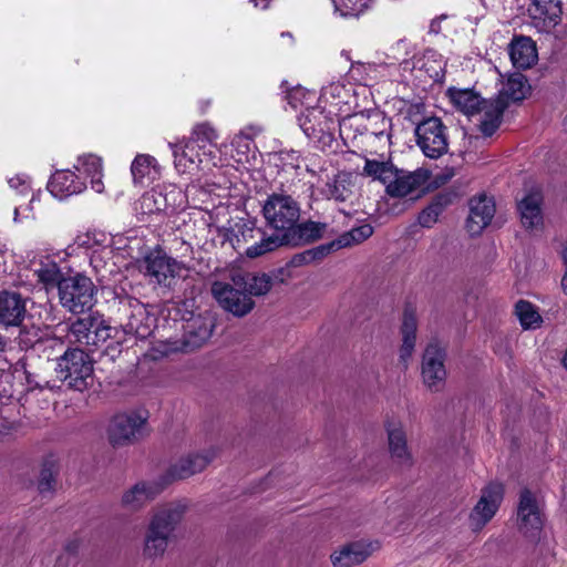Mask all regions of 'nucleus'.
I'll return each mask as SVG.
<instances>
[{"label":"nucleus","mask_w":567,"mask_h":567,"mask_svg":"<svg viewBox=\"0 0 567 567\" xmlns=\"http://www.w3.org/2000/svg\"><path fill=\"white\" fill-rule=\"evenodd\" d=\"M424 183L421 172H409L396 167L394 178L385 186V192L391 197H405L416 190Z\"/></svg>","instance_id":"nucleus-25"},{"label":"nucleus","mask_w":567,"mask_h":567,"mask_svg":"<svg viewBox=\"0 0 567 567\" xmlns=\"http://www.w3.org/2000/svg\"><path fill=\"white\" fill-rule=\"evenodd\" d=\"M495 214V204L485 195L474 197L470 202V215L466 227L472 234H480L492 220Z\"/></svg>","instance_id":"nucleus-20"},{"label":"nucleus","mask_w":567,"mask_h":567,"mask_svg":"<svg viewBox=\"0 0 567 567\" xmlns=\"http://www.w3.org/2000/svg\"><path fill=\"white\" fill-rule=\"evenodd\" d=\"M543 525V514L535 495L528 488L522 489L517 506L518 529L526 536L536 537Z\"/></svg>","instance_id":"nucleus-14"},{"label":"nucleus","mask_w":567,"mask_h":567,"mask_svg":"<svg viewBox=\"0 0 567 567\" xmlns=\"http://www.w3.org/2000/svg\"><path fill=\"white\" fill-rule=\"evenodd\" d=\"M174 206L168 202V195L158 189L144 193L140 199L141 212L146 215L165 212Z\"/></svg>","instance_id":"nucleus-37"},{"label":"nucleus","mask_w":567,"mask_h":567,"mask_svg":"<svg viewBox=\"0 0 567 567\" xmlns=\"http://www.w3.org/2000/svg\"><path fill=\"white\" fill-rule=\"evenodd\" d=\"M327 224L313 220L297 221L286 234L281 247H298L313 243L323 237Z\"/></svg>","instance_id":"nucleus-19"},{"label":"nucleus","mask_w":567,"mask_h":567,"mask_svg":"<svg viewBox=\"0 0 567 567\" xmlns=\"http://www.w3.org/2000/svg\"><path fill=\"white\" fill-rule=\"evenodd\" d=\"M231 281L243 289L250 298L268 293L272 287V279L267 274H241L235 272L230 277Z\"/></svg>","instance_id":"nucleus-27"},{"label":"nucleus","mask_w":567,"mask_h":567,"mask_svg":"<svg viewBox=\"0 0 567 567\" xmlns=\"http://www.w3.org/2000/svg\"><path fill=\"white\" fill-rule=\"evenodd\" d=\"M40 494H50L54 491V474L50 466H43L38 483Z\"/></svg>","instance_id":"nucleus-50"},{"label":"nucleus","mask_w":567,"mask_h":567,"mask_svg":"<svg viewBox=\"0 0 567 567\" xmlns=\"http://www.w3.org/2000/svg\"><path fill=\"white\" fill-rule=\"evenodd\" d=\"M447 93L451 102L464 114L473 115L480 113L484 100L474 91L451 87Z\"/></svg>","instance_id":"nucleus-35"},{"label":"nucleus","mask_w":567,"mask_h":567,"mask_svg":"<svg viewBox=\"0 0 567 567\" xmlns=\"http://www.w3.org/2000/svg\"><path fill=\"white\" fill-rule=\"evenodd\" d=\"M68 337L72 343L86 347L93 351L116 338L120 329L112 327L99 312H90L85 317L76 318L68 324Z\"/></svg>","instance_id":"nucleus-4"},{"label":"nucleus","mask_w":567,"mask_h":567,"mask_svg":"<svg viewBox=\"0 0 567 567\" xmlns=\"http://www.w3.org/2000/svg\"><path fill=\"white\" fill-rule=\"evenodd\" d=\"M214 328L215 322L212 317H192L184 326V344L190 349L202 347L210 339Z\"/></svg>","instance_id":"nucleus-21"},{"label":"nucleus","mask_w":567,"mask_h":567,"mask_svg":"<svg viewBox=\"0 0 567 567\" xmlns=\"http://www.w3.org/2000/svg\"><path fill=\"white\" fill-rule=\"evenodd\" d=\"M430 31L434 32V33L440 32V19L432 20V22L430 24Z\"/></svg>","instance_id":"nucleus-54"},{"label":"nucleus","mask_w":567,"mask_h":567,"mask_svg":"<svg viewBox=\"0 0 567 567\" xmlns=\"http://www.w3.org/2000/svg\"><path fill=\"white\" fill-rule=\"evenodd\" d=\"M80 548V542L78 539H73L66 543L64 549L70 555H76Z\"/></svg>","instance_id":"nucleus-53"},{"label":"nucleus","mask_w":567,"mask_h":567,"mask_svg":"<svg viewBox=\"0 0 567 567\" xmlns=\"http://www.w3.org/2000/svg\"><path fill=\"white\" fill-rule=\"evenodd\" d=\"M419 70L424 72L433 81H439L443 76V64L436 51L427 49L422 55L412 56L411 71Z\"/></svg>","instance_id":"nucleus-33"},{"label":"nucleus","mask_w":567,"mask_h":567,"mask_svg":"<svg viewBox=\"0 0 567 567\" xmlns=\"http://www.w3.org/2000/svg\"><path fill=\"white\" fill-rule=\"evenodd\" d=\"M166 487L167 480L162 477L140 481L123 493L121 505L127 511L137 512L154 501Z\"/></svg>","instance_id":"nucleus-13"},{"label":"nucleus","mask_w":567,"mask_h":567,"mask_svg":"<svg viewBox=\"0 0 567 567\" xmlns=\"http://www.w3.org/2000/svg\"><path fill=\"white\" fill-rule=\"evenodd\" d=\"M377 548L373 543L353 542L331 554L334 567H353L363 563Z\"/></svg>","instance_id":"nucleus-22"},{"label":"nucleus","mask_w":567,"mask_h":567,"mask_svg":"<svg viewBox=\"0 0 567 567\" xmlns=\"http://www.w3.org/2000/svg\"><path fill=\"white\" fill-rule=\"evenodd\" d=\"M27 315V299L16 291L0 292V324L18 327Z\"/></svg>","instance_id":"nucleus-18"},{"label":"nucleus","mask_w":567,"mask_h":567,"mask_svg":"<svg viewBox=\"0 0 567 567\" xmlns=\"http://www.w3.org/2000/svg\"><path fill=\"white\" fill-rule=\"evenodd\" d=\"M35 274L39 278V281L44 284L47 289L50 287H56L59 289L60 282L65 278L62 276L60 267L54 261L42 264Z\"/></svg>","instance_id":"nucleus-43"},{"label":"nucleus","mask_w":567,"mask_h":567,"mask_svg":"<svg viewBox=\"0 0 567 567\" xmlns=\"http://www.w3.org/2000/svg\"><path fill=\"white\" fill-rule=\"evenodd\" d=\"M386 431L391 457L400 465L411 466L412 455L408 447L404 430L400 425H390Z\"/></svg>","instance_id":"nucleus-30"},{"label":"nucleus","mask_w":567,"mask_h":567,"mask_svg":"<svg viewBox=\"0 0 567 567\" xmlns=\"http://www.w3.org/2000/svg\"><path fill=\"white\" fill-rule=\"evenodd\" d=\"M254 2L255 7L261 6L262 9H267L269 1L268 0H251Z\"/></svg>","instance_id":"nucleus-55"},{"label":"nucleus","mask_w":567,"mask_h":567,"mask_svg":"<svg viewBox=\"0 0 567 567\" xmlns=\"http://www.w3.org/2000/svg\"><path fill=\"white\" fill-rule=\"evenodd\" d=\"M529 91L530 85L526 76L519 72H515L508 75L495 99L505 102L508 107L509 103L520 102L526 99Z\"/></svg>","instance_id":"nucleus-29"},{"label":"nucleus","mask_w":567,"mask_h":567,"mask_svg":"<svg viewBox=\"0 0 567 567\" xmlns=\"http://www.w3.org/2000/svg\"><path fill=\"white\" fill-rule=\"evenodd\" d=\"M453 195L450 193H440L433 197L431 203L422 209L417 216V223L423 228L433 227L441 214L452 204Z\"/></svg>","instance_id":"nucleus-32"},{"label":"nucleus","mask_w":567,"mask_h":567,"mask_svg":"<svg viewBox=\"0 0 567 567\" xmlns=\"http://www.w3.org/2000/svg\"><path fill=\"white\" fill-rule=\"evenodd\" d=\"M326 195L337 202H346L352 194L349 176L339 173L326 184Z\"/></svg>","instance_id":"nucleus-39"},{"label":"nucleus","mask_w":567,"mask_h":567,"mask_svg":"<svg viewBox=\"0 0 567 567\" xmlns=\"http://www.w3.org/2000/svg\"><path fill=\"white\" fill-rule=\"evenodd\" d=\"M123 334L121 331L118 334H116V338H111L109 339L110 343L105 347V350L103 352V354L105 357H109L111 360H115V358H117L121 352H122V341H123V337L121 336Z\"/></svg>","instance_id":"nucleus-51"},{"label":"nucleus","mask_w":567,"mask_h":567,"mask_svg":"<svg viewBox=\"0 0 567 567\" xmlns=\"http://www.w3.org/2000/svg\"><path fill=\"white\" fill-rule=\"evenodd\" d=\"M372 234L373 227L370 224H364L344 233L337 240L331 241L330 244H334V249H339L353 244H360L371 237Z\"/></svg>","instance_id":"nucleus-41"},{"label":"nucleus","mask_w":567,"mask_h":567,"mask_svg":"<svg viewBox=\"0 0 567 567\" xmlns=\"http://www.w3.org/2000/svg\"><path fill=\"white\" fill-rule=\"evenodd\" d=\"M199 150L200 148H198V145H196L194 141L187 140L183 146H176L174 154L177 156L178 151H181L182 158H185L190 164L196 165L203 162Z\"/></svg>","instance_id":"nucleus-49"},{"label":"nucleus","mask_w":567,"mask_h":567,"mask_svg":"<svg viewBox=\"0 0 567 567\" xmlns=\"http://www.w3.org/2000/svg\"><path fill=\"white\" fill-rule=\"evenodd\" d=\"M361 66H362V64H361V63H359V62H358V63H355V64H352L351 71H352V72H355V71H358Z\"/></svg>","instance_id":"nucleus-60"},{"label":"nucleus","mask_w":567,"mask_h":567,"mask_svg":"<svg viewBox=\"0 0 567 567\" xmlns=\"http://www.w3.org/2000/svg\"><path fill=\"white\" fill-rule=\"evenodd\" d=\"M60 305L73 315L90 311L96 302V287L87 276L65 277L58 290Z\"/></svg>","instance_id":"nucleus-6"},{"label":"nucleus","mask_w":567,"mask_h":567,"mask_svg":"<svg viewBox=\"0 0 567 567\" xmlns=\"http://www.w3.org/2000/svg\"><path fill=\"white\" fill-rule=\"evenodd\" d=\"M78 172L85 174L91 178V187L94 192L101 194L104 190L102 182V159L101 157L89 154L79 157L75 165Z\"/></svg>","instance_id":"nucleus-34"},{"label":"nucleus","mask_w":567,"mask_h":567,"mask_svg":"<svg viewBox=\"0 0 567 567\" xmlns=\"http://www.w3.org/2000/svg\"><path fill=\"white\" fill-rule=\"evenodd\" d=\"M515 315L525 330L536 329L543 322V319L535 306L526 300H519L515 305Z\"/></svg>","instance_id":"nucleus-40"},{"label":"nucleus","mask_w":567,"mask_h":567,"mask_svg":"<svg viewBox=\"0 0 567 567\" xmlns=\"http://www.w3.org/2000/svg\"><path fill=\"white\" fill-rule=\"evenodd\" d=\"M506 109V103L501 102L497 99L483 101V104L480 109V113H483V118L480 126L481 132L485 136H492L496 132L502 123L503 114Z\"/></svg>","instance_id":"nucleus-31"},{"label":"nucleus","mask_w":567,"mask_h":567,"mask_svg":"<svg viewBox=\"0 0 567 567\" xmlns=\"http://www.w3.org/2000/svg\"><path fill=\"white\" fill-rule=\"evenodd\" d=\"M330 89H331L332 91H337V90H340V89H341V86H340V85H331V86H330Z\"/></svg>","instance_id":"nucleus-61"},{"label":"nucleus","mask_w":567,"mask_h":567,"mask_svg":"<svg viewBox=\"0 0 567 567\" xmlns=\"http://www.w3.org/2000/svg\"><path fill=\"white\" fill-rule=\"evenodd\" d=\"M509 56L516 69H529L537 61L535 42L527 37H519L509 45Z\"/></svg>","instance_id":"nucleus-28"},{"label":"nucleus","mask_w":567,"mask_h":567,"mask_svg":"<svg viewBox=\"0 0 567 567\" xmlns=\"http://www.w3.org/2000/svg\"><path fill=\"white\" fill-rule=\"evenodd\" d=\"M504 498V486L489 483L482 489L481 497L470 514L473 532L481 530L496 514Z\"/></svg>","instance_id":"nucleus-12"},{"label":"nucleus","mask_w":567,"mask_h":567,"mask_svg":"<svg viewBox=\"0 0 567 567\" xmlns=\"http://www.w3.org/2000/svg\"><path fill=\"white\" fill-rule=\"evenodd\" d=\"M48 188L54 197L62 199L82 193L86 185L74 172L63 169L52 175Z\"/></svg>","instance_id":"nucleus-23"},{"label":"nucleus","mask_w":567,"mask_h":567,"mask_svg":"<svg viewBox=\"0 0 567 567\" xmlns=\"http://www.w3.org/2000/svg\"><path fill=\"white\" fill-rule=\"evenodd\" d=\"M334 250V244H322L317 247L303 250L301 252L295 254L290 261L288 262L289 267H302L306 265H310L312 262H318L327 257L331 251Z\"/></svg>","instance_id":"nucleus-38"},{"label":"nucleus","mask_w":567,"mask_h":567,"mask_svg":"<svg viewBox=\"0 0 567 567\" xmlns=\"http://www.w3.org/2000/svg\"><path fill=\"white\" fill-rule=\"evenodd\" d=\"M369 121L370 125L367 126V131L377 137L383 136L391 127L390 120L386 118L385 115L378 110L371 112L369 115Z\"/></svg>","instance_id":"nucleus-48"},{"label":"nucleus","mask_w":567,"mask_h":567,"mask_svg":"<svg viewBox=\"0 0 567 567\" xmlns=\"http://www.w3.org/2000/svg\"><path fill=\"white\" fill-rule=\"evenodd\" d=\"M561 363H563L564 368L567 369V348H566V351L564 353Z\"/></svg>","instance_id":"nucleus-59"},{"label":"nucleus","mask_w":567,"mask_h":567,"mask_svg":"<svg viewBox=\"0 0 567 567\" xmlns=\"http://www.w3.org/2000/svg\"><path fill=\"white\" fill-rule=\"evenodd\" d=\"M363 174L386 186L390 179L395 177L396 166L391 159L367 158Z\"/></svg>","instance_id":"nucleus-36"},{"label":"nucleus","mask_w":567,"mask_h":567,"mask_svg":"<svg viewBox=\"0 0 567 567\" xmlns=\"http://www.w3.org/2000/svg\"><path fill=\"white\" fill-rule=\"evenodd\" d=\"M413 53L411 43L401 39L388 49L386 56L393 61H399L403 70H411L412 60L408 59Z\"/></svg>","instance_id":"nucleus-44"},{"label":"nucleus","mask_w":567,"mask_h":567,"mask_svg":"<svg viewBox=\"0 0 567 567\" xmlns=\"http://www.w3.org/2000/svg\"><path fill=\"white\" fill-rule=\"evenodd\" d=\"M445 357V350L436 342L429 343L424 350L421 374L423 383L432 392H439L444 388L446 379Z\"/></svg>","instance_id":"nucleus-11"},{"label":"nucleus","mask_w":567,"mask_h":567,"mask_svg":"<svg viewBox=\"0 0 567 567\" xmlns=\"http://www.w3.org/2000/svg\"><path fill=\"white\" fill-rule=\"evenodd\" d=\"M446 126L439 117H427L415 127L416 145L422 153L432 159H437L449 151Z\"/></svg>","instance_id":"nucleus-8"},{"label":"nucleus","mask_w":567,"mask_h":567,"mask_svg":"<svg viewBox=\"0 0 567 567\" xmlns=\"http://www.w3.org/2000/svg\"><path fill=\"white\" fill-rule=\"evenodd\" d=\"M8 183H9V186L12 189H16L19 194H25L30 189L29 182L25 176L17 175L14 177H11L8 181Z\"/></svg>","instance_id":"nucleus-52"},{"label":"nucleus","mask_w":567,"mask_h":567,"mask_svg":"<svg viewBox=\"0 0 567 567\" xmlns=\"http://www.w3.org/2000/svg\"><path fill=\"white\" fill-rule=\"evenodd\" d=\"M216 455L217 452L215 450H207L202 453H189L173 463L161 477L162 480H167V486L174 481L188 478L204 471Z\"/></svg>","instance_id":"nucleus-15"},{"label":"nucleus","mask_w":567,"mask_h":567,"mask_svg":"<svg viewBox=\"0 0 567 567\" xmlns=\"http://www.w3.org/2000/svg\"><path fill=\"white\" fill-rule=\"evenodd\" d=\"M138 269L147 282L164 296L174 292L188 272L184 262L171 257L158 246L140 260Z\"/></svg>","instance_id":"nucleus-3"},{"label":"nucleus","mask_w":567,"mask_h":567,"mask_svg":"<svg viewBox=\"0 0 567 567\" xmlns=\"http://www.w3.org/2000/svg\"><path fill=\"white\" fill-rule=\"evenodd\" d=\"M417 320L412 308H405L401 324L402 344L400 348V361L406 368L416 344Z\"/></svg>","instance_id":"nucleus-26"},{"label":"nucleus","mask_w":567,"mask_h":567,"mask_svg":"<svg viewBox=\"0 0 567 567\" xmlns=\"http://www.w3.org/2000/svg\"><path fill=\"white\" fill-rule=\"evenodd\" d=\"M156 159L151 155H137L131 166L133 181L135 184H143L144 179L155 169Z\"/></svg>","instance_id":"nucleus-42"},{"label":"nucleus","mask_w":567,"mask_h":567,"mask_svg":"<svg viewBox=\"0 0 567 567\" xmlns=\"http://www.w3.org/2000/svg\"><path fill=\"white\" fill-rule=\"evenodd\" d=\"M561 289L567 295V270H565L564 277L561 279Z\"/></svg>","instance_id":"nucleus-56"},{"label":"nucleus","mask_w":567,"mask_h":567,"mask_svg":"<svg viewBox=\"0 0 567 567\" xmlns=\"http://www.w3.org/2000/svg\"><path fill=\"white\" fill-rule=\"evenodd\" d=\"M118 312L123 334L145 339L152 333L155 319L138 299L131 296L121 298Z\"/></svg>","instance_id":"nucleus-7"},{"label":"nucleus","mask_w":567,"mask_h":567,"mask_svg":"<svg viewBox=\"0 0 567 567\" xmlns=\"http://www.w3.org/2000/svg\"><path fill=\"white\" fill-rule=\"evenodd\" d=\"M4 347H6V341H4L3 337L0 334V353L3 352Z\"/></svg>","instance_id":"nucleus-58"},{"label":"nucleus","mask_w":567,"mask_h":567,"mask_svg":"<svg viewBox=\"0 0 567 567\" xmlns=\"http://www.w3.org/2000/svg\"><path fill=\"white\" fill-rule=\"evenodd\" d=\"M527 11L537 28L548 31L561 20V0H532Z\"/></svg>","instance_id":"nucleus-17"},{"label":"nucleus","mask_w":567,"mask_h":567,"mask_svg":"<svg viewBox=\"0 0 567 567\" xmlns=\"http://www.w3.org/2000/svg\"><path fill=\"white\" fill-rule=\"evenodd\" d=\"M58 379L76 391H84L93 382V363L90 355L79 349H68L56 359Z\"/></svg>","instance_id":"nucleus-5"},{"label":"nucleus","mask_w":567,"mask_h":567,"mask_svg":"<svg viewBox=\"0 0 567 567\" xmlns=\"http://www.w3.org/2000/svg\"><path fill=\"white\" fill-rule=\"evenodd\" d=\"M194 141L198 148H206L207 145H213L217 140V133L209 123L197 124L188 138Z\"/></svg>","instance_id":"nucleus-46"},{"label":"nucleus","mask_w":567,"mask_h":567,"mask_svg":"<svg viewBox=\"0 0 567 567\" xmlns=\"http://www.w3.org/2000/svg\"><path fill=\"white\" fill-rule=\"evenodd\" d=\"M261 212L267 227L272 233L245 249L248 258H257L280 248L286 234L301 217L300 203L286 193L268 195Z\"/></svg>","instance_id":"nucleus-1"},{"label":"nucleus","mask_w":567,"mask_h":567,"mask_svg":"<svg viewBox=\"0 0 567 567\" xmlns=\"http://www.w3.org/2000/svg\"><path fill=\"white\" fill-rule=\"evenodd\" d=\"M260 233V229H256L254 227H248L247 225H245L240 228L239 234H235L234 230H231L228 231L225 236L226 239L229 240L234 249L240 250L243 248V244H246L250 239H254L255 235H259Z\"/></svg>","instance_id":"nucleus-47"},{"label":"nucleus","mask_w":567,"mask_h":567,"mask_svg":"<svg viewBox=\"0 0 567 567\" xmlns=\"http://www.w3.org/2000/svg\"><path fill=\"white\" fill-rule=\"evenodd\" d=\"M303 133L313 140H320L326 133L334 130V120L321 107H309L298 116Z\"/></svg>","instance_id":"nucleus-16"},{"label":"nucleus","mask_w":567,"mask_h":567,"mask_svg":"<svg viewBox=\"0 0 567 567\" xmlns=\"http://www.w3.org/2000/svg\"><path fill=\"white\" fill-rule=\"evenodd\" d=\"M563 260L567 270V246L563 250Z\"/></svg>","instance_id":"nucleus-57"},{"label":"nucleus","mask_w":567,"mask_h":567,"mask_svg":"<svg viewBox=\"0 0 567 567\" xmlns=\"http://www.w3.org/2000/svg\"><path fill=\"white\" fill-rule=\"evenodd\" d=\"M183 502L169 503L158 508L150 519L144 537V556L151 559L162 557L175 538V533L185 513Z\"/></svg>","instance_id":"nucleus-2"},{"label":"nucleus","mask_w":567,"mask_h":567,"mask_svg":"<svg viewBox=\"0 0 567 567\" xmlns=\"http://www.w3.org/2000/svg\"><path fill=\"white\" fill-rule=\"evenodd\" d=\"M336 11L342 17H358L372 3V0H332Z\"/></svg>","instance_id":"nucleus-45"},{"label":"nucleus","mask_w":567,"mask_h":567,"mask_svg":"<svg viewBox=\"0 0 567 567\" xmlns=\"http://www.w3.org/2000/svg\"><path fill=\"white\" fill-rule=\"evenodd\" d=\"M210 290L218 305L235 317H245L255 307V301L233 281H214Z\"/></svg>","instance_id":"nucleus-10"},{"label":"nucleus","mask_w":567,"mask_h":567,"mask_svg":"<svg viewBox=\"0 0 567 567\" xmlns=\"http://www.w3.org/2000/svg\"><path fill=\"white\" fill-rule=\"evenodd\" d=\"M147 421V412L131 411L116 414L107 429L109 441L113 446H124L134 443L143 435Z\"/></svg>","instance_id":"nucleus-9"},{"label":"nucleus","mask_w":567,"mask_h":567,"mask_svg":"<svg viewBox=\"0 0 567 567\" xmlns=\"http://www.w3.org/2000/svg\"><path fill=\"white\" fill-rule=\"evenodd\" d=\"M543 196L539 192H529L518 203L522 225L525 229H536L543 225Z\"/></svg>","instance_id":"nucleus-24"}]
</instances>
